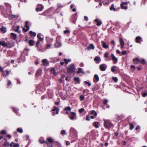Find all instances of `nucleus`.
<instances>
[{"instance_id": "nucleus-14", "label": "nucleus", "mask_w": 147, "mask_h": 147, "mask_svg": "<svg viewBox=\"0 0 147 147\" xmlns=\"http://www.w3.org/2000/svg\"><path fill=\"white\" fill-rule=\"evenodd\" d=\"M100 123L97 122H94L93 123V125L96 128H97L99 127L100 125Z\"/></svg>"}, {"instance_id": "nucleus-53", "label": "nucleus", "mask_w": 147, "mask_h": 147, "mask_svg": "<svg viewBox=\"0 0 147 147\" xmlns=\"http://www.w3.org/2000/svg\"><path fill=\"white\" fill-rule=\"evenodd\" d=\"M108 100L107 99H105L104 101V104L105 105H106L107 104V102H108Z\"/></svg>"}, {"instance_id": "nucleus-55", "label": "nucleus", "mask_w": 147, "mask_h": 147, "mask_svg": "<svg viewBox=\"0 0 147 147\" xmlns=\"http://www.w3.org/2000/svg\"><path fill=\"white\" fill-rule=\"evenodd\" d=\"M114 5L112 4L111 5V7H110L109 9H116L114 7Z\"/></svg>"}, {"instance_id": "nucleus-63", "label": "nucleus", "mask_w": 147, "mask_h": 147, "mask_svg": "<svg viewBox=\"0 0 147 147\" xmlns=\"http://www.w3.org/2000/svg\"><path fill=\"white\" fill-rule=\"evenodd\" d=\"M86 120H88V121H89L90 120V119L89 118V117L88 115H87V116H86Z\"/></svg>"}, {"instance_id": "nucleus-7", "label": "nucleus", "mask_w": 147, "mask_h": 147, "mask_svg": "<svg viewBox=\"0 0 147 147\" xmlns=\"http://www.w3.org/2000/svg\"><path fill=\"white\" fill-rule=\"evenodd\" d=\"M70 134L72 135H76L77 132L76 130L73 128H71L70 129Z\"/></svg>"}, {"instance_id": "nucleus-60", "label": "nucleus", "mask_w": 147, "mask_h": 147, "mask_svg": "<svg viewBox=\"0 0 147 147\" xmlns=\"http://www.w3.org/2000/svg\"><path fill=\"white\" fill-rule=\"evenodd\" d=\"M64 32L65 34L69 33L70 32V31L68 30H66L64 31Z\"/></svg>"}, {"instance_id": "nucleus-35", "label": "nucleus", "mask_w": 147, "mask_h": 147, "mask_svg": "<svg viewBox=\"0 0 147 147\" xmlns=\"http://www.w3.org/2000/svg\"><path fill=\"white\" fill-rule=\"evenodd\" d=\"M129 125L130 126V127L129 129L131 130H132L134 128V126L131 123H129Z\"/></svg>"}, {"instance_id": "nucleus-12", "label": "nucleus", "mask_w": 147, "mask_h": 147, "mask_svg": "<svg viewBox=\"0 0 147 147\" xmlns=\"http://www.w3.org/2000/svg\"><path fill=\"white\" fill-rule=\"evenodd\" d=\"M42 62L43 63V65L45 66H47L49 65V62L47 59H43L42 61Z\"/></svg>"}, {"instance_id": "nucleus-44", "label": "nucleus", "mask_w": 147, "mask_h": 147, "mask_svg": "<svg viewBox=\"0 0 147 147\" xmlns=\"http://www.w3.org/2000/svg\"><path fill=\"white\" fill-rule=\"evenodd\" d=\"M39 142L41 144H43L44 143H45L46 142H45V140H43L42 138H41L39 140Z\"/></svg>"}, {"instance_id": "nucleus-11", "label": "nucleus", "mask_w": 147, "mask_h": 147, "mask_svg": "<svg viewBox=\"0 0 147 147\" xmlns=\"http://www.w3.org/2000/svg\"><path fill=\"white\" fill-rule=\"evenodd\" d=\"M94 22L96 23V25L98 26H100L102 24V22L98 19H96L94 20Z\"/></svg>"}, {"instance_id": "nucleus-64", "label": "nucleus", "mask_w": 147, "mask_h": 147, "mask_svg": "<svg viewBox=\"0 0 147 147\" xmlns=\"http://www.w3.org/2000/svg\"><path fill=\"white\" fill-rule=\"evenodd\" d=\"M147 96V93H145L143 94L142 96L143 97H145Z\"/></svg>"}, {"instance_id": "nucleus-2", "label": "nucleus", "mask_w": 147, "mask_h": 147, "mask_svg": "<svg viewBox=\"0 0 147 147\" xmlns=\"http://www.w3.org/2000/svg\"><path fill=\"white\" fill-rule=\"evenodd\" d=\"M75 69L74 65V64H71L70 65L68 68H67V71L70 73H72L74 72Z\"/></svg>"}, {"instance_id": "nucleus-46", "label": "nucleus", "mask_w": 147, "mask_h": 147, "mask_svg": "<svg viewBox=\"0 0 147 147\" xmlns=\"http://www.w3.org/2000/svg\"><path fill=\"white\" fill-rule=\"evenodd\" d=\"M112 79L113 80V81L115 82H117L118 81V79L117 78L115 77H113L112 78Z\"/></svg>"}, {"instance_id": "nucleus-22", "label": "nucleus", "mask_w": 147, "mask_h": 147, "mask_svg": "<svg viewBox=\"0 0 147 147\" xmlns=\"http://www.w3.org/2000/svg\"><path fill=\"white\" fill-rule=\"evenodd\" d=\"M0 30L3 33H5L7 31L6 28L4 26H3L1 27L0 28Z\"/></svg>"}, {"instance_id": "nucleus-3", "label": "nucleus", "mask_w": 147, "mask_h": 147, "mask_svg": "<svg viewBox=\"0 0 147 147\" xmlns=\"http://www.w3.org/2000/svg\"><path fill=\"white\" fill-rule=\"evenodd\" d=\"M129 3V2H121L120 4L121 8L122 9H127L128 8L127 5Z\"/></svg>"}, {"instance_id": "nucleus-51", "label": "nucleus", "mask_w": 147, "mask_h": 147, "mask_svg": "<svg viewBox=\"0 0 147 147\" xmlns=\"http://www.w3.org/2000/svg\"><path fill=\"white\" fill-rule=\"evenodd\" d=\"M84 110V109L83 108H82L79 110V112L80 113H81Z\"/></svg>"}, {"instance_id": "nucleus-5", "label": "nucleus", "mask_w": 147, "mask_h": 147, "mask_svg": "<svg viewBox=\"0 0 147 147\" xmlns=\"http://www.w3.org/2000/svg\"><path fill=\"white\" fill-rule=\"evenodd\" d=\"M61 38L60 36H58L57 38V42L55 44V46L56 47H59L62 46V44L61 42H59L58 41Z\"/></svg>"}, {"instance_id": "nucleus-20", "label": "nucleus", "mask_w": 147, "mask_h": 147, "mask_svg": "<svg viewBox=\"0 0 147 147\" xmlns=\"http://www.w3.org/2000/svg\"><path fill=\"white\" fill-rule=\"evenodd\" d=\"M41 69H39L37 70L36 73V76H40L41 74Z\"/></svg>"}, {"instance_id": "nucleus-26", "label": "nucleus", "mask_w": 147, "mask_h": 147, "mask_svg": "<svg viewBox=\"0 0 147 147\" xmlns=\"http://www.w3.org/2000/svg\"><path fill=\"white\" fill-rule=\"evenodd\" d=\"M11 35L13 37V39H16L17 38V35L16 34L13 33H11Z\"/></svg>"}, {"instance_id": "nucleus-62", "label": "nucleus", "mask_w": 147, "mask_h": 147, "mask_svg": "<svg viewBox=\"0 0 147 147\" xmlns=\"http://www.w3.org/2000/svg\"><path fill=\"white\" fill-rule=\"evenodd\" d=\"M11 84V82L9 80L8 81L7 86H9V85Z\"/></svg>"}, {"instance_id": "nucleus-37", "label": "nucleus", "mask_w": 147, "mask_h": 147, "mask_svg": "<svg viewBox=\"0 0 147 147\" xmlns=\"http://www.w3.org/2000/svg\"><path fill=\"white\" fill-rule=\"evenodd\" d=\"M116 67V66H113L111 68V69L112 72H115L116 71V69L115 68Z\"/></svg>"}, {"instance_id": "nucleus-30", "label": "nucleus", "mask_w": 147, "mask_h": 147, "mask_svg": "<svg viewBox=\"0 0 147 147\" xmlns=\"http://www.w3.org/2000/svg\"><path fill=\"white\" fill-rule=\"evenodd\" d=\"M91 115H93L95 117H96L97 115V113L94 110H92V111L91 112Z\"/></svg>"}, {"instance_id": "nucleus-43", "label": "nucleus", "mask_w": 147, "mask_h": 147, "mask_svg": "<svg viewBox=\"0 0 147 147\" xmlns=\"http://www.w3.org/2000/svg\"><path fill=\"white\" fill-rule=\"evenodd\" d=\"M109 55V53L108 52L105 53L104 54V57L105 58H107Z\"/></svg>"}, {"instance_id": "nucleus-8", "label": "nucleus", "mask_w": 147, "mask_h": 147, "mask_svg": "<svg viewBox=\"0 0 147 147\" xmlns=\"http://www.w3.org/2000/svg\"><path fill=\"white\" fill-rule=\"evenodd\" d=\"M107 67V65L105 64H103L99 66V69L102 71H104L106 70Z\"/></svg>"}, {"instance_id": "nucleus-10", "label": "nucleus", "mask_w": 147, "mask_h": 147, "mask_svg": "<svg viewBox=\"0 0 147 147\" xmlns=\"http://www.w3.org/2000/svg\"><path fill=\"white\" fill-rule=\"evenodd\" d=\"M143 41V40L140 36H137L136 38V42L137 43H140Z\"/></svg>"}, {"instance_id": "nucleus-59", "label": "nucleus", "mask_w": 147, "mask_h": 147, "mask_svg": "<svg viewBox=\"0 0 147 147\" xmlns=\"http://www.w3.org/2000/svg\"><path fill=\"white\" fill-rule=\"evenodd\" d=\"M64 6V5H62L61 4H58V7H63Z\"/></svg>"}, {"instance_id": "nucleus-27", "label": "nucleus", "mask_w": 147, "mask_h": 147, "mask_svg": "<svg viewBox=\"0 0 147 147\" xmlns=\"http://www.w3.org/2000/svg\"><path fill=\"white\" fill-rule=\"evenodd\" d=\"M28 43L31 46H33L34 45V42L33 40H29Z\"/></svg>"}, {"instance_id": "nucleus-15", "label": "nucleus", "mask_w": 147, "mask_h": 147, "mask_svg": "<svg viewBox=\"0 0 147 147\" xmlns=\"http://www.w3.org/2000/svg\"><path fill=\"white\" fill-rule=\"evenodd\" d=\"M44 8V6L42 5L38 4L37 5V7L35 9H43Z\"/></svg>"}, {"instance_id": "nucleus-57", "label": "nucleus", "mask_w": 147, "mask_h": 147, "mask_svg": "<svg viewBox=\"0 0 147 147\" xmlns=\"http://www.w3.org/2000/svg\"><path fill=\"white\" fill-rule=\"evenodd\" d=\"M121 53L123 55H124L127 53V52L126 51H123L121 52Z\"/></svg>"}, {"instance_id": "nucleus-23", "label": "nucleus", "mask_w": 147, "mask_h": 147, "mask_svg": "<svg viewBox=\"0 0 147 147\" xmlns=\"http://www.w3.org/2000/svg\"><path fill=\"white\" fill-rule=\"evenodd\" d=\"M94 61L96 62V63H98L100 61V57H96L94 59Z\"/></svg>"}, {"instance_id": "nucleus-61", "label": "nucleus", "mask_w": 147, "mask_h": 147, "mask_svg": "<svg viewBox=\"0 0 147 147\" xmlns=\"http://www.w3.org/2000/svg\"><path fill=\"white\" fill-rule=\"evenodd\" d=\"M84 20L87 21L88 20V17L87 16H84Z\"/></svg>"}, {"instance_id": "nucleus-41", "label": "nucleus", "mask_w": 147, "mask_h": 147, "mask_svg": "<svg viewBox=\"0 0 147 147\" xmlns=\"http://www.w3.org/2000/svg\"><path fill=\"white\" fill-rule=\"evenodd\" d=\"M26 27V29L25 28H23V30L25 32H26L29 30V27L28 26H27Z\"/></svg>"}, {"instance_id": "nucleus-47", "label": "nucleus", "mask_w": 147, "mask_h": 147, "mask_svg": "<svg viewBox=\"0 0 147 147\" xmlns=\"http://www.w3.org/2000/svg\"><path fill=\"white\" fill-rule=\"evenodd\" d=\"M84 84H88V86H91V84L89 82H88L87 81H85L84 82Z\"/></svg>"}, {"instance_id": "nucleus-36", "label": "nucleus", "mask_w": 147, "mask_h": 147, "mask_svg": "<svg viewBox=\"0 0 147 147\" xmlns=\"http://www.w3.org/2000/svg\"><path fill=\"white\" fill-rule=\"evenodd\" d=\"M64 61L65 63L67 64L69 62H70L71 61V60L69 59H64Z\"/></svg>"}, {"instance_id": "nucleus-17", "label": "nucleus", "mask_w": 147, "mask_h": 147, "mask_svg": "<svg viewBox=\"0 0 147 147\" xmlns=\"http://www.w3.org/2000/svg\"><path fill=\"white\" fill-rule=\"evenodd\" d=\"M119 41L121 45V47L122 48L123 47L124 45V41L122 38H120L119 39Z\"/></svg>"}, {"instance_id": "nucleus-6", "label": "nucleus", "mask_w": 147, "mask_h": 147, "mask_svg": "<svg viewBox=\"0 0 147 147\" xmlns=\"http://www.w3.org/2000/svg\"><path fill=\"white\" fill-rule=\"evenodd\" d=\"M70 119L71 120H75L76 119V115L75 113L71 112L69 115Z\"/></svg>"}, {"instance_id": "nucleus-28", "label": "nucleus", "mask_w": 147, "mask_h": 147, "mask_svg": "<svg viewBox=\"0 0 147 147\" xmlns=\"http://www.w3.org/2000/svg\"><path fill=\"white\" fill-rule=\"evenodd\" d=\"M5 6H6V9H9L11 8V5L8 3L5 4Z\"/></svg>"}, {"instance_id": "nucleus-29", "label": "nucleus", "mask_w": 147, "mask_h": 147, "mask_svg": "<svg viewBox=\"0 0 147 147\" xmlns=\"http://www.w3.org/2000/svg\"><path fill=\"white\" fill-rule=\"evenodd\" d=\"M139 62H140L142 64H144L146 62L145 61L144 59H139Z\"/></svg>"}, {"instance_id": "nucleus-45", "label": "nucleus", "mask_w": 147, "mask_h": 147, "mask_svg": "<svg viewBox=\"0 0 147 147\" xmlns=\"http://www.w3.org/2000/svg\"><path fill=\"white\" fill-rule=\"evenodd\" d=\"M1 134L3 135H5L7 134V133L5 130H3L1 131Z\"/></svg>"}, {"instance_id": "nucleus-40", "label": "nucleus", "mask_w": 147, "mask_h": 147, "mask_svg": "<svg viewBox=\"0 0 147 147\" xmlns=\"http://www.w3.org/2000/svg\"><path fill=\"white\" fill-rule=\"evenodd\" d=\"M12 109H13V111L15 113L18 115H19V113L18 112V110L15 108H13Z\"/></svg>"}, {"instance_id": "nucleus-16", "label": "nucleus", "mask_w": 147, "mask_h": 147, "mask_svg": "<svg viewBox=\"0 0 147 147\" xmlns=\"http://www.w3.org/2000/svg\"><path fill=\"white\" fill-rule=\"evenodd\" d=\"M94 46L92 44H90L89 46L86 48V49L88 50L91 49H94Z\"/></svg>"}, {"instance_id": "nucleus-18", "label": "nucleus", "mask_w": 147, "mask_h": 147, "mask_svg": "<svg viewBox=\"0 0 147 147\" xmlns=\"http://www.w3.org/2000/svg\"><path fill=\"white\" fill-rule=\"evenodd\" d=\"M101 42L103 47L105 49H107L109 47L108 45H107L105 42L102 41Z\"/></svg>"}, {"instance_id": "nucleus-34", "label": "nucleus", "mask_w": 147, "mask_h": 147, "mask_svg": "<svg viewBox=\"0 0 147 147\" xmlns=\"http://www.w3.org/2000/svg\"><path fill=\"white\" fill-rule=\"evenodd\" d=\"M17 131L21 133L23 132V130L21 128H18L17 130Z\"/></svg>"}, {"instance_id": "nucleus-1", "label": "nucleus", "mask_w": 147, "mask_h": 147, "mask_svg": "<svg viewBox=\"0 0 147 147\" xmlns=\"http://www.w3.org/2000/svg\"><path fill=\"white\" fill-rule=\"evenodd\" d=\"M104 126L106 128H109L113 126V125L109 120H104Z\"/></svg>"}, {"instance_id": "nucleus-31", "label": "nucleus", "mask_w": 147, "mask_h": 147, "mask_svg": "<svg viewBox=\"0 0 147 147\" xmlns=\"http://www.w3.org/2000/svg\"><path fill=\"white\" fill-rule=\"evenodd\" d=\"M47 140H48L49 142L50 143H53L54 142L53 140H52V138H47Z\"/></svg>"}, {"instance_id": "nucleus-32", "label": "nucleus", "mask_w": 147, "mask_h": 147, "mask_svg": "<svg viewBox=\"0 0 147 147\" xmlns=\"http://www.w3.org/2000/svg\"><path fill=\"white\" fill-rule=\"evenodd\" d=\"M134 63L137 64L139 62V59L137 58H136L134 59Z\"/></svg>"}, {"instance_id": "nucleus-50", "label": "nucleus", "mask_w": 147, "mask_h": 147, "mask_svg": "<svg viewBox=\"0 0 147 147\" xmlns=\"http://www.w3.org/2000/svg\"><path fill=\"white\" fill-rule=\"evenodd\" d=\"M84 97L83 95H81L80 97V99L81 101L83 100L84 99Z\"/></svg>"}, {"instance_id": "nucleus-38", "label": "nucleus", "mask_w": 147, "mask_h": 147, "mask_svg": "<svg viewBox=\"0 0 147 147\" xmlns=\"http://www.w3.org/2000/svg\"><path fill=\"white\" fill-rule=\"evenodd\" d=\"M74 79L75 81L77 82L78 83H80V80L79 77H75Z\"/></svg>"}, {"instance_id": "nucleus-54", "label": "nucleus", "mask_w": 147, "mask_h": 147, "mask_svg": "<svg viewBox=\"0 0 147 147\" xmlns=\"http://www.w3.org/2000/svg\"><path fill=\"white\" fill-rule=\"evenodd\" d=\"M61 134L62 135H64L65 134V131L64 130H62L61 131Z\"/></svg>"}, {"instance_id": "nucleus-42", "label": "nucleus", "mask_w": 147, "mask_h": 147, "mask_svg": "<svg viewBox=\"0 0 147 147\" xmlns=\"http://www.w3.org/2000/svg\"><path fill=\"white\" fill-rule=\"evenodd\" d=\"M19 29L20 26H17V28L15 30V31L18 32V33H20L21 32V31L19 30Z\"/></svg>"}, {"instance_id": "nucleus-58", "label": "nucleus", "mask_w": 147, "mask_h": 147, "mask_svg": "<svg viewBox=\"0 0 147 147\" xmlns=\"http://www.w3.org/2000/svg\"><path fill=\"white\" fill-rule=\"evenodd\" d=\"M51 45L49 44H47L45 47V49H49L51 47Z\"/></svg>"}, {"instance_id": "nucleus-39", "label": "nucleus", "mask_w": 147, "mask_h": 147, "mask_svg": "<svg viewBox=\"0 0 147 147\" xmlns=\"http://www.w3.org/2000/svg\"><path fill=\"white\" fill-rule=\"evenodd\" d=\"M51 71L52 73H53L54 74L56 75V71L55 69L54 68H52L50 70Z\"/></svg>"}, {"instance_id": "nucleus-56", "label": "nucleus", "mask_w": 147, "mask_h": 147, "mask_svg": "<svg viewBox=\"0 0 147 147\" xmlns=\"http://www.w3.org/2000/svg\"><path fill=\"white\" fill-rule=\"evenodd\" d=\"M19 146V145L18 144H14L13 145L14 147H18Z\"/></svg>"}, {"instance_id": "nucleus-9", "label": "nucleus", "mask_w": 147, "mask_h": 147, "mask_svg": "<svg viewBox=\"0 0 147 147\" xmlns=\"http://www.w3.org/2000/svg\"><path fill=\"white\" fill-rule=\"evenodd\" d=\"M111 57L112 58V60L113 61L114 63H116L118 61L117 59L115 57L113 54H111Z\"/></svg>"}, {"instance_id": "nucleus-13", "label": "nucleus", "mask_w": 147, "mask_h": 147, "mask_svg": "<svg viewBox=\"0 0 147 147\" xmlns=\"http://www.w3.org/2000/svg\"><path fill=\"white\" fill-rule=\"evenodd\" d=\"M38 38L41 41H43L44 39V37L41 33L38 34L37 35Z\"/></svg>"}, {"instance_id": "nucleus-48", "label": "nucleus", "mask_w": 147, "mask_h": 147, "mask_svg": "<svg viewBox=\"0 0 147 147\" xmlns=\"http://www.w3.org/2000/svg\"><path fill=\"white\" fill-rule=\"evenodd\" d=\"M71 108L69 107H65V108L64 110L65 111H70L71 110Z\"/></svg>"}, {"instance_id": "nucleus-33", "label": "nucleus", "mask_w": 147, "mask_h": 147, "mask_svg": "<svg viewBox=\"0 0 147 147\" xmlns=\"http://www.w3.org/2000/svg\"><path fill=\"white\" fill-rule=\"evenodd\" d=\"M94 78L96 79L97 82H98L99 80V78L98 75L97 74H95L94 76Z\"/></svg>"}, {"instance_id": "nucleus-25", "label": "nucleus", "mask_w": 147, "mask_h": 147, "mask_svg": "<svg viewBox=\"0 0 147 147\" xmlns=\"http://www.w3.org/2000/svg\"><path fill=\"white\" fill-rule=\"evenodd\" d=\"M56 111V114H58L59 113V110L58 109H57V108L56 107H54V109L51 110V111L53 112L55 111Z\"/></svg>"}, {"instance_id": "nucleus-24", "label": "nucleus", "mask_w": 147, "mask_h": 147, "mask_svg": "<svg viewBox=\"0 0 147 147\" xmlns=\"http://www.w3.org/2000/svg\"><path fill=\"white\" fill-rule=\"evenodd\" d=\"M29 33L31 37H35L36 36V33L34 32L30 31Z\"/></svg>"}, {"instance_id": "nucleus-49", "label": "nucleus", "mask_w": 147, "mask_h": 147, "mask_svg": "<svg viewBox=\"0 0 147 147\" xmlns=\"http://www.w3.org/2000/svg\"><path fill=\"white\" fill-rule=\"evenodd\" d=\"M3 145L5 146H9V144L8 142H6L3 144Z\"/></svg>"}, {"instance_id": "nucleus-52", "label": "nucleus", "mask_w": 147, "mask_h": 147, "mask_svg": "<svg viewBox=\"0 0 147 147\" xmlns=\"http://www.w3.org/2000/svg\"><path fill=\"white\" fill-rule=\"evenodd\" d=\"M74 6V4H71L70 6V8L71 9H76L75 8H73V7Z\"/></svg>"}, {"instance_id": "nucleus-21", "label": "nucleus", "mask_w": 147, "mask_h": 147, "mask_svg": "<svg viewBox=\"0 0 147 147\" xmlns=\"http://www.w3.org/2000/svg\"><path fill=\"white\" fill-rule=\"evenodd\" d=\"M77 74L82 73L83 74H84L85 73L82 71V69L81 68H78V71H77Z\"/></svg>"}, {"instance_id": "nucleus-4", "label": "nucleus", "mask_w": 147, "mask_h": 147, "mask_svg": "<svg viewBox=\"0 0 147 147\" xmlns=\"http://www.w3.org/2000/svg\"><path fill=\"white\" fill-rule=\"evenodd\" d=\"M0 71L2 72V74H1V75H3V77H6L9 74V71H8L7 70H5V72H6V74H5V72L4 71H3V67H2L1 66H0Z\"/></svg>"}, {"instance_id": "nucleus-19", "label": "nucleus", "mask_w": 147, "mask_h": 147, "mask_svg": "<svg viewBox=\"0 0 147 147\" xmlns=\"http://www.w3.org/2000/svg\"><path fill=\"white\" fill-rule=\"evenodd\" d=\"M0 45H2L3 47H7V44L4 41H0Z\"/></svg>"}]
</instances>
